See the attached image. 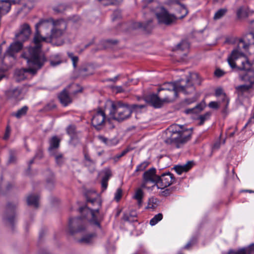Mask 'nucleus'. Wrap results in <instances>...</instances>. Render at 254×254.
<instances>
[{
    "label": "nucleus",
    "instance_id": "obj_60",
    "mask_svg": "<svg viewBox=\"0 0 254 254\" xmlns=\"http://www.w3.org/2000/svg\"><path fill=\"white\" fill-rule=\"evenodd\" d=\"M111 176V172L110 170H107L105 171V176L103 178H108V180Z\"/></svg>",
    "mask_w": 254,
    "mask_h": 254
},
{
    "label": "nucleus",
    "instance_id": "obj_20",
    "mask_svg": "<svg viewBox=\"0 0 254 254\" xmlns=\"http://www.w3.org/2000/svg\"><path fill=\"white\" fill-rule=\"evenodd\" d=\"M58 97L61 104L64 107L72 102V99L65 89L63 90L60 93Z\"/></svg>",
    "mask_w": 254,
    "mask_h": 254
},
{
    "label": "nucleus",
    "instance_id": "obj_30",
    "mask_svg": "<svg viewBox=\"0 0 254 254\" xmlns=\"http://www.w3.org/2000/svg\"><path fill=\"white\" fill-rule=\"evenodd\" d=\"M28 108L27 106H25L19 109L16 113H13V115L17 119H20L22 116L25 115L27 112Z\"/></svg>",
    "mask_w": 254,
    "mask_h": 254
},
{
    "label": "nucleus",
    "instance_id": "obj_51",
    "mask_svg": "<svg viewBox=\"0 0 254 254\" xmlns=\"http://www.w3.org/2000/svg\"><path fill=\"white\" fill-rule=\"evenodd\" d=\"M206 116V114L203 115L199 116L197 118V124L198 125H202L204 123Z\"/></svg>",
    "mask_w": 254,
    "mask_h": 254
},
{
    "label": "nucleus",
    "instance_id": "obj_38",
    "mask_svg": "<svg viewBox=\"0 0 254 254\" xmlns=\"http://www.w3.org/2000/svg\"><path fill=\"white\" fill-rule=\"evenodd\" d=\"M43 157V151L39 149L37 150L36 154L35 155V156L33 159H32L31 160H30L29 162V169L30 168V166L33 163L34 159L38 158V159H41Z\"/></svg>",
    "mask_w": 254,
    "mask_h": 254
},
{
    "label": "nucleus",
    "instance_id": "obj_18",
    "mask_svg": "<svg viewBox=\"0 0 254 254\" xmlns=\"http://www.w3.org/2000/svg\"><path fill=\"white\" fill-rule=\"evenodd\" d=\"M61 139L57 136H53L49 140L50 146L48 150L51 155H55V150L60 146Z\"/></svg>",
    "mask_w": 254,
    "mask_h": 254
},
{
    "label": "nucleus",
    "instance_id": "obj_36",
    "mask_svg": "<svg viewBox=\"0 0 254 254\" xmlns=\"http://www.w3.org/2000/svg\"><path fill=\"white\" fill-rule=\"evenodd\" d=\"M55 157L56 163L57 164L61 165L63 163V155L61 153H58L57 151L55 152Z\"/></svg>",
    "mask_w": 254,
    "mask_h": 254
},
{
    "label": "nucleus",
    "instance_id": "obj_27",
    "mask_svg": "<svg viewBox=\"0 0 254 254\" xmlns=\"http://www.w3.org/2000/svg\"><path fill=\"white\" fill-rule=\"evenodd\" d=\"M190 48L189 42L187 40H183L177 45V50L184 52H187Z\"/></svg>",
    "mask_w": 254,
    "mask_h": 254
},
{
    "label": "nucleus",
    "instance_id": "obj_63",
    "mask_svg": "<svg viewBox=\"0 0 254 254\" xmlns=\"http://www.w3.org/2000/svg\"><path fill=\"white\" fill-rule=\"evenodd\" d=\"M116 88L117 92L121 93L124 91V89L121 86H117Z\"/></svg>",
    "mask_w": 254,
    "mask_h": 254
},
{
    "label": "nucleus",
    "instance_id": "obj_45",
    "mask_svg": "<svg viewBox=\"0 0 254 254\" xmlns=\"http://www.w3.org/2000/svg\"><path fill=\"white\" fill-rule=\"evenodd\" d=\"M237 131V128L236 127H230V128H229V129L227 130V131L226 132L227 136L229 137H233Z\"/></svg>",
    "mask_w": 254,
    "mask_h": 254
},
{
    "label": "nucleus",
    "instance_id": "obj_52",
    "mask_svg": "<svg viewBox=\"0 0 254 254\" xmlns=\"http://www.w3.org/2000/svg\"><path fill=\"white\" fill-rule=\"evenodd\" d=\"M174 169L179 175H181L183 172H186L182 165H177L174 167Z\"/></svg>",
    "mask_w": 254,
    "mask_h": 254
},
{
    "label": "nucleus",
    "instance_id": "obj_49",
    "mask_svg": "<svg viewBox=\"0 0 254 254\" xmlns=\"http://www.w3.org/2000/svg\"><path fill=\"white\" fill-rule=\"evenodd\" d=\"M225 73L226 72L224 70L219 68L216 69L214 72L215 76L219 78L224 76Z\"/></svg>",
    "mask_w": 254,
    "mask_h": 254
},
{
    "label": "nucleus",
    "instance_id": "obj_7",
    "mask_svg": "<svg viewBox=\"0 0 254 254\" xmlns=\"http://www.w3.org/2000/svg\"><path fill=\"white\" fill-rule=\"evenodd\" d=\"M187 13V8L185 6H182L180 10L176 14L170 13L164 7H160L155 14L159 24L168 26L176 24L178 19L183 18Z\"/></svg>",
    "mask_w": 254,
    "mask_h": 254
},
{
    "label": "nucleus",
    "instance_id": "obj_6",
    "mask_svg": "<svg viewBox=\"0 0 254 254\" xmlns=\"http://www.w3.org/2000/svg\"><path fill=\"white\" fill-rule=\"evenodd\" d=\"M169 131L170 135L165 140L166 143L179 148L190 140L192 130L191 128H185L182 126L174 125Z\"/></svg>",
    "mask_w": 254,
    "mask_h": 254
},
{
    "label": "nucleus",
    "instance_id": "obj_44",
    "mask_svg": "<svg viewBox=\"0 0 254 254\" xmlns=\"http://www.w3.org/2000/svg\"><path fill=\"white\" fill-rule=\"evenodd\" d=\"M76 127L74 125H69L66 128V132L70 136H73L75 133Z\"/></svg>",
    "mask_w": 254,
    "mask_h": 254
},
{
    "label": "nucleus",
    "instance_id": "obj_35",
    "mask_svg": "<svg viewBox=\"0 0 254 254\" xmlns=\"http://www.w3.org/2000/svg\"><path fill=\"white\" fill-rule=\"evenodd\" d=\"M103 5L109 4H118L121 3L123 0H98Z\"/></svg>",
    "mask_w": 254,
    "mask_h": 254
},
{
    "label": "nucleus",
    "instance_id": "obj_4",
    "mask_svg": "<svg viewBox=\"0 0 254 254\" xmlns=\"http://www.w3.org/2000/svg\"><path fill=\"white\" fill-rule=\"evenodd\" d=\"M186 82V85L174 82L165 83L158 89V92L164 91L165 97H170L172 102L177 97L179 92L189 94L194 91L193 84H200L201 81L197 73H192L190 74V79H187Z\"/></svg>",
    "mask_w": 254,
    "mask_h": 254
},
{
    "label": "nucleus",
    "instance_id": "obj_39",
    "mask_svg": "<svg viewBox=\"0 0 254 254\" xmlns=\"http://www.w3.org/2000/svg\"><path fill=\"white\" fill-rule=\"evenodd\" d=\"M244 128H249L252 131H254V117L251 118Z\"/></svg>",
    "mask_w": 254,
    "mask_h": 254
},
{
    "label": "nucleus",
    "instance_id": "obj_17",
    "mask_svg": "<svg viewBox=\"0 0 254 254\" xmlns=\"http://www.w3.org/2000/svg\"><path fill=\"white\" fill-rule=\"evenodd\" d=\"M253 11L250 10L247 6H241L236 10V15L239 19L246 18L249 16Z\"/></svg>",
    "mask_w": 254,
    "mask_h": 254
},
{
    "label": "nucleus",
    "instance_id": "obj_37",
    "mask_svg": "<svg viewBox=\"0 0 254 254\" xmlns=\"http://www.w3.org/2000/svg\"><path fill=\"white\" fill-rule=\"evenodd\" d=\"M56 108V105L54 102H50L46 104L43 108L44 111L47 112L54 110Z\"/></svg>",
    "mask_w": 254,
    "mask_h": 254
},
{
    "label": "nucleus",
    "instance_id": "obj_9",
    "mask_svg": "<svg viewBox=\"0 0 254 254\" xmlns=\"http://www.w3.org/2000/svg\"><path fill=\"white\" fill-rule=\"evenodd\" d=\"M57 25H54L51 30L50 34L46 36V42L54 43V41L61 39L66 28V24L63 20L56 21Z\"/></svg>",
    "mask_w": 254,
    "mask_h": 254
},
{
    "label": "nucleus",
    "instance_id": "obj_12",
    "mask_svg": "<svg viewBox=\"0 0 254 254\" xmlns=\"http://www.w3.org/2000/svg\"><path fill=\"white\" fill-rule=\"evenodd\" d=\"M156 170L154 168H151L144 172L143 174V183L141 185L142 188L145 187L147 184L151 183L157 185L158 181V176L156 174Z\"/></svg>",
    "mask_w": 254,
    "mask_h": 254
},
{
    "label": "nucleus",
    "instance_id": "obj_58",
    "mask_svg": "<svg viewBox=\"0 0 254 254\" xmlns=\"http://www.w3.org/2000/svg\"><path fill=\"white\" fill-rule=\"evenodd\" d=\"M10 128L8 126H7L6 128L5 134L3 136V139L4 140H6L8 138V137L9 136V134H10Z\"/></svg>",
    "mask_w": 254,
    "mask_h": 254
},
{
    "label": "nucleus",
    "instance_id": "obj_57",
    "mask_svg": "<svg viewBox=\"0 0 254 254\" xmlns=\"http://www.w3.org/2000/svg\"><path fill=\"white\" fill-rule=\"evenodd\" d=\"M220 146V143L219 141H217L214 143L211 147L212 151L213 152L216 150H217Z\"/></svg>",
    "mask_w": 254,
    "mask_h": 254
},
{
    "label": "nucleus",
    "instance_id": "obj_10",
    "mask_svg": "<svg viewBox=\"0 0 254 254\" xmlns=\"http://www.w3.org/2000/svg\"><path fill=\"white\" fill-rule=\"evenodd\" d=\"M106 116L105 112L101 109L95 111L91 119L92 125L97 129H101L105 125Z\"/></svg>",
    "mask_w": 254,
    "mask_h": 254
},
{
    "label": "nucleus",
    "instance_id": "obj_3",
    "mask_svg": "<svg viewBox=\"0 0 254 254\" xmlns=\"http://www.w3.org/2000/svg\"><path fill=\"white\" fill-rule=\"evenodd\" d=\"M88 202L92 204H96L97 207L90 209L86 206L80 207L79 209L82 215L81 217L70 219L68 224L69 232L73 235L76 233L81 232L86 229L84 219H88L94 224L100 227V225L98 222L99 217V210L101 207V201L99 199H88Z\"/></svg>",
    "mask_w": 254,
    "mask_h": 254
},
{
    "label": "nucleus",
    "instance_id": "obj_11",
    "mask_svg": "<svg viewBox=\"0 0 254 254\" xmlns=\"http://www.w3.org/2000/svg\"><path fill=\"white\" fill-rule=\"evenodd\" d=\"M158 179L156 185L160 189H163L170 186L175 182V180L173 175L170 172L162 174L161 176H158Z\"/></svg>",
    "mask_w": 254,
    "mask_h": 254
},
{
    "label": "nucleus",
    "instance_id": "obj_61",
    "mask_svg": "<svg viewBox=\"0 0 254 254\" xmlns=\"http://www.w3.org/2000/svg\"><path fill=\"white\" fill-rule=\"evenodd\" d=\"M248 36L249 37H251L252 43L254 45V32H250L248 34Z\"/></svg>",
    "mask_w": 254,
    "mask_h": 254
},
{
    "label": "nucleus",
    "instance_id": "obj_2",
    "mask_svg": "<svg viewBox=\"0 0 254 254\" xmlns=\"http://www.w3.org/2000/svg\"><path fill=\"white\" fill-rule=\"evenodd\" d=\"M237 42L238 47L234 49L228 57V64L232 68H237L239 70L245 71L244 73L239 74V78L253 86L254 84V70L251 69V63L241 51L242 49L247 50L249 45L242 39H239Z\"/></svg>",
    "mask_w": 254,
    "mask_h": 254
},
{
    "label": "nucleus",
    "instance_id": "obj_33",
    "mask_svg": "<svg viewBox=\"0 0 254 254\" xmlns=\"http://www.w3.org/2000/svg\"><path fill=\"white\" fill-rule=\"evenodd\" d=\"M227 12V9L225 8L219 9L215 12L214 15V19L215 20L220 19Z\"/></svg>",
    "mask_w": 254,
    "mask_h": 254
},
{
    "label": "nucleus",
    "instance_id": "obj_24",
    "mask_svg": "<svg viewBox=\"0 0 254 254\" xmlns=\"http://www.w3.org/2000/svg\"><path fill=\"white\" fill-rule=\"evenodd\" d=\"M39 197L37 195H29L27 198V204L38 208L39 206Z\"/></svg>",
    "mask_w": 254,
    "mask_h": 254
},
{
    "label": "nucleus",
    "instance_id": "obj_13",
    "mask_svg": "<svg viewBox=\"0 0 254 254\" xmlns=\"http://www.w3.org/2000/svg\"><path fill=\"white\" fill-rule=\"evenodd\" d=\"M30 33V26L27 23H24L20 26L19 32L15 34V39L24 42L28 40Z\"/></svg>",
    "mask_w": 254,
    "mask_h": 254
},
{
    "label": "nucleus",
    "instance_id": "obj_53",
    "mask_svg": "<svg viewBox=\"0 0 254 254\" xmlns=\"http://www.w3.org/2000/svg\"><path fill=\"white\" fill-rule=\"evenodd\" d=\"M196 240L195 239H191L187 244V245L184 247V248L185 249H189L190 248H191L192 246H193L196 243Z\"/></svg>",
    "mask_w": 254,
    "mask_h": 254
},
{
    "label": "nucleus",
    "instance_id": "obj_42",
    "mask_svg": "<svg viewBox=\"0 0 254 254\" xmlns=\"http://www.w3.org/2000/svg\"><path fill=\"white\" fill-rule=\"evenodd\" d=\"M128 149H126L124 150H123L121 153L120 154H117L116 156H114L113 158H112V159L115 161V162H117L119 160V159L123 156H124L125 155H126L128 152Z\"/></svg>",
    "mask_w": 254,
    "mask_h": 254
},
{
    "label": "nucleus",
    "instance_id": "obj_19",
    "mask_svg": "<svg viewBox=\"0 0 254 254\" xmlns=\"http://www.w3.org/2000/svg\"><path fill=\"white\" fill-rule=\"evenodd\" d=\"M205 107V102L204 100H203L194 108L185 110V113L187 114H197L200 113Z\"/></svg>",
    "mask_w": 254,
    "mask_h": 254
},
{
    "label": "nucleus",
    "instance_id": "obj_62",
    "mask_svg": "<svg viewBox=\"0 0 254 254\" xmlns=\"http://www.w3.org/2000/svg\"><path fill=\"white\" fill-rule=\"evenodd\" d=\"M249 27L251 29L254 30V20L250 21Z\"/></svg>",
    "mask_w": 254,
    "mask_h": 254
},
{
    "label": "nucleus",
    "instance_id": "obj_14",
    "mask_svg": "<svg viewBox=\"0 0 254 254\" xmlns=\"http://www.w3.org/2000/svg\"><path fill=\"white\" fill-rule=\"evenodd\" d=\"M22 42L17 41L11 43L4 54L5 57L15 58V54L19 52L23 47Z\"/></svg>",
    "mask_w": 254,
    "mask_h": 254
},
{
    "label": "nucleus",
    "instance_id": "obj_25",
    "mask_svg": "<svg viewBox=\"0 0 254 254\" xmlns=\"http://www.w3.org/2000/svg\"><path fill=\"white\" fill-rule=\"evenodd\" d=\"M144 196V192L141 189H138L135 191L133 195V198L136 199L137 202V204L140 207L142 205V198Z\"/></svg>",
    "mask_w": 254,
    "mask_h": 254
},
{
    "label": "nucleus",
    "instance_id": "obj_34",
    "mask_svg": "<svg viewBox=\"0 0 254 254\" xmlns=\"http://www.w3.org/2000/svg\"><path fill=\"white\" fill-rule=\"evenodd\" d=\"M252 86L247 83V84L241 85L236 87V89L239 92H245L249 91Z\"/></svg>",
    "mask_w": 254,
    "mask_h": 254
},
{
    "label": "nucleus",
    "instance_id": "obj_8",
    "mask_svg": "<svg viewBox=\"0 0 254 254\" xmlns=\"http://www.w3.org/2000/svg\"><path fill=\"white\" fill-rule=\"evenodd\" d=\"M22 57L27 60L29 65V67L26 69H17L15 72V77L18 81L23 80L26 78V74L29 72L32 74H35L37 71L40 68H38L37 66L30 61V54L28 51V54L24 53L22 54Z\"/></svg>",
    "mask_w": 254,
    "mask_h": 254
},
{
    "label": "nucleus",
    "instance_id": "obj_56",
    "mask_svg": "<svg viewBox=\"0 0 254 254\" xmlns=\"http://www.w3.org/2000/svg\"><path fill=\"white\" fill-rule=\"evenodd\" d=\"M108 178H103L102 180V187L104 190H106L108 186Z\"/></svg>",
    "mask_w": 254,
    "mask_h": 254
},
{
    "label": "nucleus",
    "instance_id": "obj_1",
    "mask_svg": "<svg viewBox=\"0 0 254 254\" xmlns=\"http://www.w3.org/2000/svg\"><path fill=\"white\" fill-rule=\"evenodd\" d=\"M56 25V21L53 19L41 20L35 25L36 31L33 38L34 46L29 47L28 50L30 54V61L39 68H41L47 61L41 50L42 43L46 42V36L50 34L49 32H51L52 28Z\"/></svg>",
    "mask_w": 254,
    "mask_h": 254
},
{
    "label": "nucleus",
    "instance_id": "obj_59",
    "mask_svg": "<svg viewBox=\"0 0 254 254\" xmlns=\"http://www.w3.org/2000/svg\"><path fill=\"white\" fill-rule=\"evenodd\" d=\"M14 216L13 215L11 217L7 218L6 219L7 221L9 223V225L11 226H12V225H13V221H14Z\"/></svg>",
    "mask_w": 254,
    "mask_h": 254
},
{
    "label": "nucleus",
    "instance_id": "obj_32",
    "mask_svg": "<svg viewBox=\"0 0 254 254\" xmlns=\"http://www.w3.org/2000/svg\"><path fill=\"white\" fill-rule=\"evenodd\" d=\"M163 219V214L161 213H159L156 215H155L150 220V224L151 226H154L159 221H160Z\"/></svg>",
    "mask_w": 254,
    "mask_h": 254
},
{
    "label": "nucleus",
    "instance_id": "obj_21",
    "mask_svg": "<svg viewBox=\"0 0 254 254\" xmlns=\"http://www.w3.org/2000/svg\"><path fill=\"white\" fill-rule=\"evenodd\" d=\"M97 138L101 142L108 147L115 146L119 142L118 139L115 138H108L102 135H98Z\"/></svg>",
    "mask_w": 254,
    "mask_h": 254
},
{
    "label": "nucleus",
    "instance_id": "obj_40",
    "mask_svg": "<svg viewBox=\"0 0 254 254\" xmlns=\"http://www.w3.org/2000/svg\"><path fill=\"white\" fill-rule=\"evenodd\" d=\"M67 55L68 57L71 60L73 66L74 68L76 67L77 63L78 62V58L77 56H74L72 53L68 52Z\"/></svg>",
    "mask_w": 254,
    "mask_h": 254
},
{
    "label": "nucleus",
    "instance_id": "obj_5",
    "mask_svg": "<svg viewBox=\"0 0 254 254\" xmlns=\"http://www.w3.org/2000/svg\"><path fill=\"white\" fill-rule=\"evenodd\" d=\"M106 106L109 111V115L112 120L122 122L130 118L132 110L137 108H142L143 105H129L121 101H108Z\"/></svg>",
    "mask_w": 254,
    "mask_h": 254
},
{
    "label": "nucleus",
    "instance_id": "obj_26",
    "mask_svg": "<svg viewBox=\"0 0 254 254\" xmlns=\"http://www.w3.org/2000/svg\"><path fill=\"white\" fill-rule=\"evenodd\" d=\"M62 61L59 55H54L50 57V63L52 66H56L62 63Z\"/></svg>",
    "mask_w": 254,
    "mask_h": 254
},
{
    "label": "nucleus",
    "instance_id": "obj_15",
    "mask_svg": "<svg viewBox=\"0 0 254 254\" xmlns=\"http://www.w3.org/2000/svg\"><path fill=\"white\" fill-rule=\"evenodd\" d=\"M149 102L155 108H160L164 103L172 102L170 97H164L161 99L157 95L152 94L148 97Z\"/></svg>",
    "mask_w": 254,
    "mask_h": 254
},
{
    "label": "nucleus",
    "instance_id": "obj_31",
    "mask_svg": "<svg viewBox=\"0 0 254 254\" xmlns=\"http://www.w3.org/2000/svg\"><path fill=\"white\" fill-rule=\"evenodd\" d=\"M91 67L90 66H83L81 67L79 70V74L81 76H86L92 74L93 73L92 71H90V69Z\"/></svg>",
    "mask_w": 254,
    "mask_h": 254
},
{
    "label": "nucleus",
    "instance_id": "obj_22",
    "mask_svg": "<svg viewBox=\"0 0 254 254\" xmlns=\"http://www.w3.org/2000/svg\"><path fill=\"white\" fill-rule=\"evenodd\" d=\"M215 95L216 96H219L221 95L223 96V98L222 99V102L225 103V108L223 110V112L224 113H227V107L229 103V99L226 96V94L223 92V90L222 88L219 87L217 88L215 90Z\"/></svg>",
    "mask_w": 254,
    "mask_h": 254
},
{
    "label": "nucleus",
    "instance_id": "obj_55",
    "mask_svg": "<svg viewBox=\"0 0 254 254\" xmlns=\"http://www.w3.org/2000/svg\"><path fill=\"white\" fill-rule=\"evenodd\" d=\"M64 9V6L63 4H60L58 7L54 8V10L58 12H63Z\"/></svg>",
    "mask_w": 254,
    "mask_h": 254
},
{
    "label": "nucleus",
    "instance_id": "obj_47",
    "mask_svg": "<svg viewBox=\"0 0 254 254\" xmlns=\"http://www.w3.org/2000/svg\"><path fill=\"white\" fill-rule=\"evenodd\" d=\"M156 202V199L154 198H150L148 200V203L147 205L148 208H154L155 207Z\"/></svg>",
    "mask_w": 254,
    "mask_h": 254
},
{
    "label": "nucleus",
    "instance_id": "obj_29",
    "mask_svg": "<svg viewBox=\"0 0 254 254\" xmlns=\"http://www.w3.org/2000/svg\"><path fill=\"white\" fill-rule=\"evenodd\" d=\"M94 237H95V235L94 234H90L84 236L81 239H80L78 241L80 243L88 244L91 243L92 242L93 239Z\"/></svg>",
    "mask_w": 254,
    "mask_h": 254
},
{
    "label": "nucleus",
    "instance_id": "obj_46",
    "mask_svg": "<svg viewBox=\"0 0 254 254\" xmlns=\"http://www.w3.org/2000/svg\"><path fill=\"white\" fill-rule=\"evenodd\" d=\"M84 159L86 161L85 163L86 165L90 166L95 163V162L90 158L89 155L87 153H84Z\"/></svg>",
    "mask_w": 254,
    "mask_h": 254
},
{
    "label": "nucleus",
    "instance_id": "obj_48",
    "mask_svg": "<svg viewBox=\"0 0 254 254\" xmlns=\"http://www.w3.org/2000/svg\"><path fill=\"white\" fill-rule=\"evenodd\" d=\"M121 17V11L119 10H116L114 11L112 16V19L113 21H115L118 19H120Z\"/></svg>",
    "mask_w": 254,
    "mask_h": 254
},
{
    "label": "nucleus",
    "instance_id": "obj_16",
    "mask_svg": "<svg viewBox=\"0 0 254 254\" xmlns=\"http://www.w3.org/2000/svg\"><path fill=\"white\" fill-rule=\"evenodd\" d=\"M22 89L19 87L9 89L5 92L6 97L9 99L20 100L22 98L21 96Z\"/></svg>",
    "mask_w": 254,
    "mask_h": 254
},
{
    "label": "nucleus",
    "instance_id": "obj_41",
    "mask_svg": "<svg viewBox=\"0 0 254 254\" xmlns=\"http://www.w3.org/2000/svg\"><path fill=\"white\" fill-rule=\"evenodd\" d=\"M149 163L147 161H144L142 162L139 165H137L136 169L135 172H138V171H142L145 170L146 167L148 166Z\"/></svg>",
    "mask_w": 254,
    "mask_h": 254
},
{
    "label": "nucleus",
    "instance_id": "obj_43",
    "mask_svg": "<svg viewBox=\"0 0 254 254\" xmlns=\"http://www.w3.org/2000/svg\"><path fill=\"white\" fill-rule=\"evenodd\" d=\"M194 165L193 161H189L187 162L185 164L182 165L185 171L186 172L190 170Z\"/></svg>",
    "mask_w": 254,
    "mask_h": 254
},
{
    "label": "nucleus",
    "instance_id": "obj_54",
    "mask_svg": "<svg viewBox=\"0 0 254 254\" xmlns=\"http://www.w3.org/2000/svg\"><path fill=\"white\" fill-rule=\"evenodd\" d=\"M122 190L118 189L115 194V199L118 201L121 198L122 196Z\"/></svg>",
    "mask_w": 254,
    "mask_h": 254
},
{
    "label": "nucleus",
    "instance_id": "obj_28",
    "mask_svg": "<svg viewBox=\"0 0 254 254\" xmlns=\"http://www.w3.org/2000/svg\"><path fill=\"white\" fill-rule=\"evenodd\" d=\"M152 20H149L146 23H142V22H136L134 24L133 27L135 28H142L144 30H147L151 28L150 26V24L152 23Z\"/></svg>",
    "mask_w": 254,
    "mask_h": 254
},
{
    "label": "nucleus",
    "instance_id": "obj_50",
    "mask_svg": "<svg viewBox=\"0 0 254 254\" xmlns=\"http://www.w3.org/2000/svg\"><path fill=\"white\" fill-rule=\"evenodd\" d=\"M208 107L210 108L214 109V110L218 109L219 108V106H220V105L218 104V103L217 102H215V101L210 102L208 104Z\"/></svg>",
    "mask_w": 254,
    "mask_h": 254
},
{
    "label": "nucleus",
    "instance_id": "obj_64",
    "mask_svg": "<svg viewBox=\"0 0 254 254\" xmlns=\"http://www.w3.org/2000/svg\"><path fill=\"white\" fill-rule=\"evenodd\" d=\"M118 76H116V77H114L113 78H110V79H108V81H110L115 82L118 80Z\"/></svg>",
    "mask_w": 254,
    "mask_h": 254
},
{
    "label": "nucleus",
    "instance_id": "obj_23",
    "mask_svg": "<svg viewBox=\"0 0 254 254\" xmlns=\"http://www.w3.org/2000/svg\"><path fill=\"white\" fill-rule=\"evenodd\" d=\"M10 9V3L4 0H0V22L1 16L7 14Z\"/></svg>",
    "mask_w": 254,
    "mask_h": 254
}]
</instances>
